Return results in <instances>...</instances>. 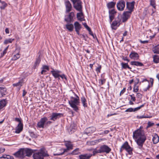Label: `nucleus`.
I'll list each match as a JSON object with an SVG mask.
<instances>
[{
	"label": "nucleus",
	"mask_w": 159,
	"mask_h": 159,
	"mask_svg": "<svg viewBox=\"0 0 159 159\" xmlns=\"http://www.w3.org/2000/svg\"><path fill=\"white\" fill-rule=\"evenodd\" d=\"M7 52V51L4 49L3 51V52L1 53V56L3 57L4 56Z\"/></svg>",
	"instance_id": "774afa93"
},
{
	"label": "nucleus",
	"mask_w": 159,
	"mask_h": 159,
	"mask_svg": "<svg viewBox=\"0 0 159 159\" xmlns=\"http://www.w3.org/2000/svg\"><path fill=\"white\" fill-rule=\"evenodd\" d=\"M47 155L45 149L43 148L40 149L39 152L34 153L33 156L34 159H44Z\"/></svg>",
	"instance_id": "7ed1b4c3"
},
{
	"label": "nucleus",
	"mask_w": 159,
	"mask_h": 159,
	"mask_svg": "<svg viewBox=\"0 0 159 159\" xmlns=\"http://www.w3.org/2000/svg\"><path fill=\"white\" fill-rule=\"evenodd\" d=\"M73 7L77 11H81L82 8V2L81 0H70Z\"/></svg>",
	"instance_id": "39448f33"
},
{
	"label": "nucleus",
	"mask_w": 159,
	"mask_h": 159,
	"mask_svg": "<svg viewBox=\"0 0 159 159\" xmlns=\"http://www.w3.org/2000/svg\"><path fill=\"white\" fill-rule=\"evenodd\" d=\"M24 154H25V156L30 157L32 155V153L34 152V150L29 148L24 150Z\"/></svg>",
	"instance_id": "b1692460"
},
{
	"label": "nucleus",
	"mask_w": 159,
	"mask_h": 159,
	"mask_svg": "<svg viewBox=\"0 0 159 159\" xmlns=\"http://www.w3.org/2000/svg\"><path fill=\"white\" fill-rule=\"evenodd\" d=\"M2 5L0 7V8L2 9H4L6 6V5L4 2H2Z\"/></svg>",
	"instance_id": "5fc2aeb1"
},
{
	"label": "nucleus",
	"mask_w": 159,
	"mask_h": 159,
	"mask_svg": "<svg viewBox=\"0 0 159 159\" xmlns=\"http://www.w3.org/2000/svg\"><path fill=\"white\" fill-rule=\"evenodd\" d=\"M74 94L76 97H71L70 100L68 102L73 109L77 112L79 110L78 106L80 105V98L75 93H74Z\"/></svg>",
	"instance_id": "f03ea898"
},
{
	"label": "nucleus",
	"mask_w": 159,
	"mask_h": 159,
	"mask_svg": "<svg viewBox=\"0 0 159 159\" xmlns=\"http://www.w3.org/2000/svg\"><path fill=\"white\" fill-rule=\"evenodd\" d=\"M96 130V128L93 127H89L86 128L84 132V134L88 135H90Z\"/></svg>",
	"instance_id": "a211bd4d"
},
{
	"label": "nucleus",
	"mask_w": 159,
	"mask_h": 159,
	"mask_svg": "<svg viewBox=\"0 0 159 159\" xmlns=\"http://www.w3.org/2000/svg\"><path fill=\"white\" fill-rule=\"evenodd\" d=\"M87 30L89 31V34H90L93 37V36H94L93 34V33L91 31V29L90 28H89V30L88 29Z\"/></svg>",
	"instance_id": "338daca9"
},
{
	"label": "nucleus",
	"mask_w": 159,
	"mask_h": 159,
	"mask_svg": "<svg viewBox=\"0 0 159 159\" xmlns=\"http://www.w3.org/2000/svg\"><path fill=\"white\" fill-rule=\"evenodd\" d=\"M80 149L79 148H77L73 150L70 154L72 155H77L80 153Z\"/></svg>",
	"instance_id": "473e14b6"
},
{
	"label": "nucleus",
	"mask_w": 159,
	"mask_h": 159,
	"mask_svg": "<svg viewBox=\"0 0 159 159\" xmlns=\"http://www.w3.org/2000/svg\"><path fill=\"white\" fill-rule=\"evenodd\" d=\"M83 25L87 30L88 29L89 30L90 28L88 26V25H87L86 23H83Z\"/></svg>",
	"instance_id": "680f3d73"
},
{
	"label": "nucleus",
	"mask_w": 159,
	"mask_h": 159,
	"mask_svg": "<svg viewBox=\"0 0 159 159\" xmlns=\"http://www.w3.org/2000/svg\"><path fill=\"white\" fill-rule=\"evenodd\" d=\"M129 57L132 59L137 60L139 59V56L137 53L132 51L130 54Z\"/></svg>",
	"instance_id": "aec40b11"
},
{
	"label": "nucleus",
	"mask_w": 159,
	"mask_h": 159,
	"mask_svg": "<svg viewBox=\"0 0 159 159\" xmlns=\"http://www.w3.org/2000/svg\"><path fill=\"white\" fill-rule=\"evenodd\" d=\"M150 5L154 8H156V2L155 0H150Z\"/></svg>",
	"instance_id": "a18cd8bd"
},
{
	"label": "nucleus",
	"mask_w": 159,
	"mask_h": 159,
	"mask_svg": "<svg viewBox=\"0 0 159 159\" xmlns=\"http://www.w3.org/2000/svg\"><path fill=\"white\" fill-rule=\"evenodd\" d=\"M81 101L83 105V106L84 107H87V105L86 102V100L84 97H82L81 98Z\"/></svg>",
	"instance_id": "4c0bfd02"
},
{
	"label": "nucleus",
	"mask_w": 159,
	"mask_h": 159,
	"mask_svg": "<svg viewBox=\"0 0 159 159\" xmlns=\"http://www.w3.org/2000/svg\"><path fill=\"white\" fill-rule=\"evenodd\" d=\"M75 31L78 35H80V31L82 28L81 25L78 21L75 22L74 24Z\"/></svg>",
	"instance_id": "dca6fc26"
},
{
	"label": "nucleus",
	"mask_w": 159,
	"mask_h": 159,
	"mask_svg": "<svg viewBox=\"0 0 159 159\" xmlns=\"http://www.w3.org/2000/svg\"><path fill=\"white\" fill-rule=\"evenodd\" d=\"M80 12L78 13L77 14V18L78 20L80 21L85 20L84 17H81L83 16V14L82 12V8L81 9V11H79Z\"/></svg>",
	"instance_id": "5701e85b"
},
{
	"label": "nucleus",
	"mask_w": 159,
	"mask_h": 159,
	"mask_svg": "<svg viewBox=\"0 0 159 159\" xmlns=\"http://www.w3.org/2000/svg\"><path fill=\"white\" fill-rule=\"evenodd\" d=\"M92 156V154L85 153L81 154L79 156V159H90Z\"/></svg>",
	"instance_id": "412c9836"
},
{
	"label": "nucleus",
	"mask_w": 159,
	"mask_h": 159,
	"mask_svg": "<svg viewBox=\"0 0 159 159\" xmlns=\"http://www.w3.org/2000/svg\"><path fill=\"white\" fill-rule=\"evenodd\" d=\"M145 103H144L142 105H141L140 106H139L135 108H134V111H137L139 109H140L141 108L143 107L145 105Z\"/></svg>",
	"instance_id": "de8ad7c7"
},
{
	"label": "nucleus",
	"mask_w": 159,
	"mask_h": 159,
	"mask_svg": "<svg viewBox=\"0 0 159 159\" xmlns=\"http://www.w3.org/2000/svg\"><path fill=\"white\" fill-rule=\"evenodd\" d=\"M100 148L102 152V153L106 152V153H108L111 151V149L107 145H103L100 147Z\"/></svg>",
	"instance_id": "4468645a"
},
{
	"label": "nucleus",
	"mask_w": 159,
	"mask_h": 159,
	"mask_svg": "<svg viewBox=\"0 0 159 159\" xmlns=\"http://www.w3.org/2000/svg\"><path fill=\"white\" fill-rule=\"evenodd\" d=\"M61 72V71L59 70H55L53 69L51 71V73L54 78H57L59 76H60L62 80L65 79L66 80H67V78L64 74H62L61 75H60L59 74Z\"/></svg>",
	"instance_id": "423d86ee"
},
{
	"label": "nucleus",
	"mask_w": 159,
	"mask_h": 159,
	"mask_svg": "<svg viewBox=\"0 0 159 159\" xmlns=\"http://www.w3.org/2000/svg\"><path fill=\"white\" fill-rule=\"evenodd\" d=\"M116 3L113 2H111L107 4V7L109 9L114 8L116 5Z\"/></svg>",
	"instance_id": "2f4dec72"
},
{
	"label": "nucleus",
	"mask_w": 159,
	"mask_h": 159,
	"mask_svg": "<svg viewBox=\"0 0 159 159\" xmlns=\"http://www.w3.org/2000/svg\"><path fill=\"white\" fill-rule=\"evenodd\" d=\"M134 139H136V142L138 146V148L141 149L146 139L144 131L140 129H137L133 133Z\"/></svg>",
	"instance_id": "f257e3e1"
},
{
	"label": "nucleus",
	"mask_w": 159,
	"mask_h": 159,
	"mask_svg": "<svg viewBox=\"0 0 159 159\" xmlns=\"http://www.w3.org/2000/svg\"><path fill=\"white\" fill-rule=\"evenodd\" d=\"M125 5V2L124 0H119L116 4L117 9L119 11L124 10Z\"/></svg>",
	"instance_id": "1a4fd4ad"
},
{
	"label": "nucleus",
	"mask_w": 159,
	"mask_h": 159,
	"mask_svg": "<svg viewBox=\"0 0 159 159\" xmlns=\"http://www.w3.org/2000/svg\"><path fill=\"white\" fill-rule=\"evenodd\" d=\"M23 129V124L22 123H19L18 124L17 128L16 129V133H20Z\"/></svg>",
	"instance_id": "c756f323"
},
{
	"label": "nucleus",
	"mask_w": 159,
	"mask_h": 159,
	"mask_svg": "<svg viewBox=\"0 0 159 159\" xmlns=\"http://www.w3.org/2000/svg\"><path fill=\"white\" fill-rule=\"evenodd\" d=\"M140 42L143 44H144L145 43H148V40H144V41H142L141 40H140Z\"/></svg>",
	"instance_id": "0e129e2a"
},
{
	"label": "nucleus",
	"mask_w": 159,
	"mask_h": 159,
	"mask_svg": "<svg viewBox=\"0 0 159 159\" xmlns=\"http://www.w3.org/2000/svg\"><path fill=\"white\" fill-rule=\"evenodd\" d=\"M136 96L138 98H141L142 97V95L139 93H137Z\"/></svg>",
	"instance_id": "bf43d9fd"
},
{
	"label": "nucleus",
	"mask_w": 159,
	"mask_h": 159,
	"mask_svg": "<svg viewBox=\"0 0 159 159\" xmlns=\"http://www.w3.org/2000/svg\"><path fill=\"white\" fill-rule=\"evenodd\" d=\"M125 88H124L121 91L120 93V95H121V94H123L125 91Z\"/></svg>",
	"instance_id": "69168bd1"
},
{
	"label": "nucleus",
	"mask_w": 159,
	"mask_h": 159,
	"mask_svg": "<svg viewBox=\"0 0 159 159\" xmlns=\"http://www.w3.org/2000/svg\"><path fill=\"white\" fill-rule=\"evenodd\" d=\"M150 81L151 83V84H150V86L152 87L153 86V79L152 78H150Z\"/></svg>",
	"instance_id": "13d9d810"
},
{
	"label": "nucleus",
	"mask_w": 159,
	"mask_h": 159,
	"mask_svg": "<svg viewBox=\"0 0 159 159\" xmlns=\"http://www.w3.org/2000/svg\"><path fill=\"white\" fill-rule=\"evenodd\" d=\"M14 155L16 157L23 158L25 157V155L24 154V151L23 149H20Z\"/></svg>",
	"instance_id": "f8f14e48"
},
{
	"label": "nucleus",
	"mask_w": 159,
	"mask_h": 159,
	"mask_svg": "<svg viewBox=\"0 0 159 159\" xmlns=\"http://www.w3.org/2000/svg\"><path fill=\"white\" fill-rule=\"evenodd\" d=\"M125 112H134V108H131V107L128 108L125 111Z\"/></svg>",
	"instance_id": "864d4df0"
},
{
	"label": "nucleus",
	"mask_w": 159,
	"mask_h": 159,
	"mask_svg": "<svg viewBox=\"0 0 159 159\" xmlns=\"http://www.w3.org/2000/svg\"><path fill=\"white\" fill-rule=\"evenodd\" d=\"M134 4L135 2L134 1H133L131 2H127L126 7L129 10L128 11L132 13L134 10Z\"/></svg>",
	"instance_id": "ddd939ff"
},
{
	"label": "nucleus",
	"mask_w": 159,
	"mask_h": 159,
	"mask_svg": "<svg viewBox=\"0 0 159 159\" xmlns=\"http://www.w3.org/2000/svg\"><path fill=\"white\" fill-rule=\"evenodd\" d=\"M60 151L61 152L54 153L53 155L55 156L61 155H63L65 152H64V150H61L60 149Z\"/></svg>",
	"instance_id": "09e8293b"
},
{
	"label": "nucleus",
	"mask_w": 159,
	"mask_h": 159,
	"mask_svg": "<svg viewBox=\"0 0 159 159\" xmlns=\"http://www.w3.org/2000/svg\"><path fill=\"white\" fill-rule=\"evenodd\" d=\"M0 159H14V158L9 155H4L0 157Z\"/></svg>",
	"instance_id": "f704fd0d"
},
{
	"label": "nucleus",
	"mask_w": 159,
	"mask_h": 159,
	"mask_svg": "<svg viewBox=\"0 0 159 159\" xmlns=\"http://www.w3.org/2000/svg\"><path fill=\"white\" fill-rule=\"evenodd\" d=\"M65 145L66 147V148H61L60 149L61 150H64V152H67L70 150L73 149V145L70 141H67L65 143Z\"/></svg>",
	"instance_id": "9b49d317"
},
{
	"label": "nucleus",
	"mask_w": 159,
	"mask_h": 159,
	"mask_svg": "<svg viewBox=\"0 0 159 159\" xmlns=\"http://www.w3.org/2000/svg\"><path fill=\"white\" fill-rule=\"evenodd\" d=\"M109 17L110 19V22L111 23L114 18L115 14L116 13V12L114 9L109 11Z\"/></svg>",
	"instance_id": "4be33fe9"
},
{
	"label": "nucleus",
	"mask_w": 159,
	"mask_h": 159,
	"mask_svg": "<svg viewBox=\"0 0 159 159\" xmlns=\"http://www.w3.org/2000/svg\"><path fill=\"white\" fill-rule=\"evenodd\" d=\"M152 116H145V115H142L139 116H137V118L138 119H142L143 118H151L152 117Z\"/></svg>",
	"instance_id": "8fccbe9b"
},
{
	"label": "nucleus",
	"mask_w": 159,
	"mask_h": 159,
	"mask_svg": "<svg viewBox=\"0 0 159 159\" xmlns=\"http://www.w3.org/2000/svg\"><path fill=\"white\" fill-rule=\"evenodd\" d=\"M151 87L150 86V84H149V83L148 84V86L147 87L145 88V89H143V90L144 91V92H146L148 90L149 91V89H150V88H151Z\"/></svg>",
	"instance_id": "6e6d98bb"
},
{
	"label": "nucleus",
	"mask_w": 159,
	"mask_h": 159,
	"mask_svg": "<svg viewBox=\"0 0 159 159\" xmlns=\"http://www.w3.org/2000/svg\"><path fill=\"white\" fill-rule=\"evenodd\" d=\"M139 90V86L137 85H134L133 89V92L136 93Z\"/></svg>",
	"instance_id": "603ef678"
},
{
	"label": "nucleus",
	"mask_w": 159,
	"mask_h": 159,
	"mask_svg": "<svg viewBox=\"0 0 159 159\" xmlns=\"http://www.w3.org/2000/svg\"><path fill=\"white\" fill-rule=\"evenodd\" d=\"M101 153L102 152L101 151L100 148L99 149H97V148H95L93 149V154H92V156H95L97 154Z\"/></svg>",
	"instance_id": "c9c22d12"
},
{
	"label": "nucleus",
	"mask_w": 159,
	"mask_h": 159,
	"mask_svg": "<svg viewBox=\"0 0 159 159\" xmlns=\"http://www.w3.org/2000/svg\"><path fill=\"white\" fill-rule=\"evenodd\" d=\"M6 93V89L5 88L0 87V98L3 97Z\"/></svg>",
	"instance_id": "393cba45"
},
{
	"label": "nucleus",
	"mask_w": 159,
	"mask_h": 159,
	"mask_svg": "<svg viewBox=\"0 0 159 159\" xmlns=\"http://www.w3.org/2000/svg\"><path fill=\"white\" fill-rule=\"evenodd\" d=\"M65 4L66 8V12H69L71 11L72 9V6L71 3L68 0H66Z\"/></svg>",
	"instance_id": "2eb2a0df"
},
{
	"label": "nucleus",
	"mask_w": 159,
	"mask_h": 159,
	"mask_svg": "<svg viewBox=\"0 0 159 159\" xmlns=\"http://www.w3.org/2000/svg\"><path fill=\"white\" fill-rule=\"evenodd\" d=\"M123 149L126 150L129 154H132L133 149L127 141L125 142L121 146L120 149V152H121Z\"/></svg>",
	"instance_id": "20e7f679"
},
{
	"label": "nucleus",
	"mask_w": 159,
	"mask_h": 159,
	"mask_svg": "<svg viewBox=\"0 0 159 159\" xmlns=\"http://www.w3.org/2000/svg\"><path fill=\"white\" fill-rule=\"evenodd\" d=\"M121 65L122 68L126 69L127 68H128L129 69H131V67H129L127 63H124L123 62H122L121 63Z\"/></svg>",
	"instance_id": "79ce46f5"
},
{
	"label": "nucleus",
	"mask_w": 159,
	"mask_h": 159,
	"mask_svg": "<svg viewBox=\"0 0 159 159\" xmlns=\"http://www.w3.org/2000/svg\"><path fill=\"white\" fill-rule=\"evenodd\" d=\"M20 57V54L19 53H17L14 55L12 58V60H16Z\"/></svg>",
	"instance_id": "37998d69"
},
{
	"label": "nucleus",
	"mask_w": 159,
	"mask_h": 159,
	"mask_svg": "<svg viewBox=\"0 0 159 159\" xmlns=\"http://www.w3.org/2000/svg\"><path fill=\"white\" fill-rule=\"evenodd\" d=\"M152 141L153 144H156L159 141V137L157 134H155L153 136Z\"/></svg>",
	"instance_id": "a878e982"
},
{
	"label": "nucleus",
	"mask_w": 159,
	"mask_h": 159,
	"mask_svg": "<svg viewBox=\"0 0 159 159\" xmlns=\"http://www.w3.org/2000/svg\"><path fill=\"white\" fill-rule=\"evenodd\" d=\"M152 51L154 53L159 54V45L155 46L153 48Z\"/></svg>",
	"instance_id": "e433bc0d"
},
{
	"label": "nucleus",
	"mask_w": 159,
	"mask_h": 159,
	"mask_svg": "<svg viewBox=\"0 0 159 159\" xmlns=\"http://www.w3.org/2000/svg\"><path fill=\"white\" fill-rule=\"evenodd\" d=\"M42 69H44L45 70H49V67L48 66L46 65H44L43 66V67L42 68Z\"/></svg>",
	"instance_id": "052dcab7"
},
{
	"label": "nucleus",
	"mask_w": 159,
	"mask_h": 159,
	"mask_svg": "<svg viewBox=\"0 0 159 159\" xmlns=\"http://www.w3.org/2000/svg\"><path fill=\"white\" fill-rule=\"evenodd\" d=\"M131 97V100L134 102L136 101V98L134 96H132V95H129Z\"/></svg>",
	"instance_id": "e2e57ef3"
},
{
	"label": "nucleus",
	"mask_w": 159,
	"mask_h": 159,
	"mask_svg": "<svg viewBox=\"0 0 159 159\" xmlns=\"http://www.w3.org/2000/svg\"><path fill=\"white\" fill-rule=\"evenodd\" d=\"M66 27L69 31L72 32L73 30L74 25L72 24L68 23L66 25Z\"/></svg>",
	"instance_id": "bb28decb"
},
{
	"label": "nucleus",
	"mask_w": 159,
	"mask_h": 159,
	"mask_svg": "<svg viewBox=\"0 0 159 159\" xmlns=\"http://www.w3.org/2000/svg\"><path fill=\"white\" fill-rule=\"evenodd\" d=\"M153 61L156 63H159V56L157 55H154L153 56Z\"/></svg>",
	"instance_id": "a19ab883"
},
{
	"label": "nucleus",
	"mask_w": 159,
	"mask_h": 159,
	"mask_svg": "<svg viewBox=\"0 0 159 159\" xmlns=\"http://www.w3.org/2000/svg\"><path fill=\"white\" fill-rule=\"evenodd\" d=\"M15 40L14 39L9 38V39H5L3 43L4 44H7L9 43H11L12 42Z\"/></svg>",
	"instance_id": "ea45409f"
},
{
	"label": "nucleus",
	"mask_w": 159,
	"mask_h": 159,
	"mask_svg": "<svg viewBox=\"0 0 159 159\" xmlns=\"http://www.w3.org/2000/svg\"><path fill=\"white\" fill-rule=\"evenodd\" d=\"M102 68V66L101 65H98V66L96 69V71L98 73H99L101 72V69Z\"/></svg>",
	"instance_id": "3c124183"
},
{
	"label": "nucleus",
	"mask_w": 159,
	"mask_h": 159,
	"mask_svg": "<svg viewBox=\"0 0 159 159\" xmlns=\"http://www.w3.org/2000/svg\"><path fill=\"white\" fill-rule=\"evenodd\" d=\"M76 129V127L74 124H71L68 129V131L70 134L75 132Z\"/></svg>",
	"instance_id": "cd10ccee"
},
{
	"label": "nucleus",
	"mask_w": 159,
	"mask_h": 159,
	"mask_svg": "<svg viewBox=\"0 0 159 159\" xmlns=\"http://www.w3.org/2000/svg\"><path fill=\"white\" fill-rule=\"evenodd\" d=\"M48 120L47 118L46 117L42 118L38 122L37 127L39 128H44L45 126H46V122Z\"/></svg>",
	"instance_id": "0eeeda50"
},
{
	"label": "nucleus",
	"mask_w": 159,
	"mask_h": 159,
	"mask_svg": "<svg viewBox=\"0 0 159 159\" xmlns=\"http://www.w3.org/2000/svg\"><path fill=\"white\" fill-rule=\"evenodd\" d=\"M63 115L62 113L57 112H53L50 116V120L55 121L57 119L63 116Z\"/></svg>",
	"instance_id": "9d476101"
},
{
	"label": "nucleus",
	"mask_w": 159,
	"mask_h": 159,
	"mask_svg": "<svg viewBox=\"0 0 159 159\" xmlns=\"http://www.w3.org/2000/svg\"><path fill=\"white\" fill-rule=\"evenodd\" d=\"M75 16L74 13L71 12L69 13L68 15L66 16L64 20L67 23H70L74 20V18Z\"/></svg>",
	"instance_id": "6e6552de"
},
{
	"label": "nucleus",
	"mask_w": 159,
	"mask_h": 159,
	"mask_svg": "<svg viewBox=\"0 0 159 159\" xmlns=\"http://www.w3.org/2000/svg\"><path fill=\"white\" fill-rule=\"evenodd\" d=\"M118 23V21L114 20L113 21L111 25V27L112 29L114 30H116L117 29V28L115 27L117 26Z\"/></svg>",
	"instance_id": "72a5a7b5"
},
{
	"label": "nucleus",
	"mask_w": 159,
	"mask_h": 159,
	"mask_svg": "<svg viewBox=\"0 0 159 159\" xmlns=\"http://www.w3.org/2000/svg\"><path fill=\"white\" fill-rule=\"evenodd\" d=\"M7 100L6 99H4L0 101V109H2L5 107L7 104Z\"/></svg>",
	"instance_id": "c85d7f7f"
},
{
	"label": "nucleus",
	"mask_w": 159,
	"mask_h": 159,
	"mask_svg": "<svg viewBox=\"0 0 159 159\" xmlns=\"http://www.w3.org/2000/svg\"><path fill=\"white\" fill-rule=\"evenodd\" d=\"M154 124L153 122H152L151 121H148V125L146 127V128L148 129L149 127L152 126L154 125Z\"/></svg>",
	"instance_id": "49530a36"
},
{
	"label": "nucleus",
	"mask_w": 159,
	"mask_h": 159,
	"mask_svg": "<svg viewBox=\"0 0 159 159\" xmlns=\"http://www.w3.org/2000/svg\"><path fill=\"white\" fill-rule=\"evenodd\" d=\"M30 136L32 138H35L36 137V135L33 132H30Z\"/></svg>",
	"instance_id": "4d7b16f0"
},
{
	"label": "nucleus",
	"mask_w": 159,
	"mask_h": 159,
	"mask_svg": "<svg viewBox=\"0 0 159 159\" xmlns=\"http://www.w3.org/2000/svg\"><path fill=\"white\" fill-rule=\"evenodd\" d=\"M131 13L128 11H124L123 14L122 18V22H124L126 21L129 17Z\"/></svg>",
	"instance_id": "6ab92c4d"
},
{
	"label": "nucleus",
	"mask_w": 159,
	"mask_h": 159,
	"mask_svg": "<svg viewBox=\"0 0 159 159\" xmlns=\"http://www.w3.org/2000/svg\"><path fill=\"white\" fill-rule=\"evenodd\" d=\"M103 140V139H100L98 140H96L94 141H92L90 142V144L91 145H94L98 143Z\"/></svg>",
	"instance_id": "58836bf2"
},
{
	"label": "nucleus",
	"mask_w": 159,
	"mask_h": 159,
	"mask_svg": "<svg viewBox=\"0 0 159 159\" xmlns=\"http://www.w3.org/2000/svg\"><path fill=\"white\" fill-rule=\"evenodd\" d=\"M130 64L132 65L136 66H143V64L142 63L135 61H131L130 62Z\"/></svg>",
	"instance_id": "7c9ffc66"
},
{
	"label": "nucleus",
	"mask_w": 159,
	"mask_h": 159,
	"mask_svg": "<svg viewBox=\"0 0 159 159\" xmlns=\"http://www.w3.org/2000/svg\"><path fill=\"white\" fill-rule=\"evenodd\" d=\"M40 61L41 60L40 58L39 57H38L37 58L36 61L34 65V66L35 67L36 66H38L39 64Z\"/></svg>",
	"instance_id": "c03bdc74"
},
{
	"label": "nucleus",
	"mask_w": 159,
	"mask_h": 159,
	"mask_svg": "<svg viewBox=\"0 0 159 159\" xmlns=\"http://www.w3.org/2000/svg\"><path fill=\"white\" fill-rule=\"evenodd\" d=\"M25 83V79L22 78L19 81L16 83L13 84V85L14 87H16L18 89V90H19L21 87Z\"/></svg>",
	"instance_id": "f3484780"
}]
</instances>
